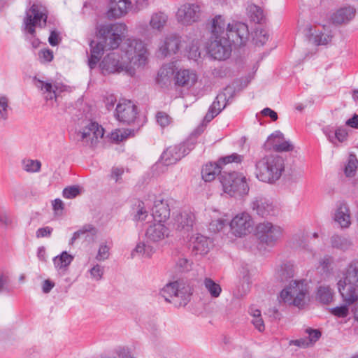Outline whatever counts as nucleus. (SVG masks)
Segmentation results:
<instances>
[{"instance_id": "obj_1", "label": "nucleus", "mask_w": 358, "mask_h": 358, "mask_svg": "<svg viewBox=\"0 0 358 358\" xmlns=\"http://www.w3.org/2000/svg\"><path fill=\"white\" fill-rule=\"evenodd\" d=\"M126 25L122 23L101 24L97 28L98 35L102 39L101 42L91 41V53L100 55L105 48L108 50L117 48L122 41V36L126 31Z\"/></svg>"}, {"instance_id": "obj_2", "label": "nucleus", "mask_w": 358, "mask_h": 358, "mask_svg": "<svg viewBox=\"0 0 358 358\" xmlns=\"http://www.w3.org/2000/svg\"><path fill=\"white\" fill-rule=\"evenodd\" d=\"M212 34L213 37L231 38L233 43L243 45L249 37L248 25L240 22H226L222 15H217L213 20Z\"/></svg>"}, {"instance_id": "obj_3", "label": "nucleus", "mask_w": 358, "mask_h": 358, "mask_svg": "<svg viewBox=\"0 0 358 358\" xmlns=\"http://www.w3.org/2000/svg\"><path fill=\"white\" fill-rule=\"evenodd\" d=\"M337 287L343 302L352 305L358 301V258L347 264Z\"/></svg>"}, {"instance_id": "obj_4", "label": "nucleus", "mask_w": 358, "mask_h": 358, "mask_svg": "<svg viewBox=\"0 0 358 358\" xmlns=\"http://www.w3.org/2000/svg\"><path fill=\"white\" fill-rule=\"evenodd\" d=\"M284 170V159L277 155H271L256 162L255 173L259 180L273 183L281 177Z\"/></svg>"}, {"instance_id": "obj_5", "label": "nucleus", "mask_w": 358, "mask_h": 358, "mask_svg": "<svg viewBox=\"0 0 358 358\" xmlns=\"http://www.w3.org/2000/svg\"><path fill=\"white\" fill-rule=\"evenodd\" d=\"M192 294L193 289L182 280L167 283L160 291L161 296L176 307L185 306Z\"/></svg>"}, {"instance_id": "obj_6", "label": "nucleus", "mask_w": 358, "mask_h": 358, "mask_svg": "<svg viewBox=\"0 0 358 358\" xmlns=\"http://www.w3.org/2000/svg\"><path fill=\"white\" fill-rule=\"evenodd\" d=\"M121 54L130 66H141L145 65L147 60V50L145 44L141 40L129 38L123 44Z\"/></svg>"}, {"instance_id": "obj_7", "label": "nucleus", "mask_w": 358, "mask_h": 358, "mask_svg": "<svg viewBox=\"0 0 358 358\" xmlns=\"http://www.w3.org/2000/svg\"><path fill=\"white\" fill-rule=\"evenodd\" d=\"M220 180L224 192L231 196H243L249 192L246 178L242 173L223 171Z\"/></svg>"}, {"instance_id": "obj_8", "label": "nucleus", "mask_w": 358, "mask_h": 358, "mask_svg": "<svg viewBox=\"0 0 358 358\" xmlns=\"http://www.w3.org/2000/svg\"><path fill=\"white\" fill-rule=\"evenodd\" d=\"M103 74H109L124 71L129 76L134 75V69L130 66L124 59L123 55L113 52L107 55L99 64Z\"/></svg>"}, {"instance_id": "obj_9", "label": "nucleus", "mask_w": 358, "mask_h": 358, "mask_svg": "<svg viewBox=\"0 0 358 358\" xmlns=\"http://www.w3.org/2000/svg\"><path fill=\"white\" fill-rule=\"evenodd\" d=\"M307 294V285L302 280H294L288 287L280 292V298L285 303H293L295 306L302 308L306 303Z\"/></svg>"}, {"instance_id": "obj_10", "label": "nucleus", "mask_w": 358, "mask_h": 358, "mask_svg": "<svg viewBox=\"0 0 358 358\" xmlns=\"http://www.w3.org/2000/svg\"><path fill=\"white\" fill-rule=\"evenodd\" d=\"M283 229L272 222L264 221L256 227V236L259 242L268 247H273L281 238Z\"/></svg>"}, {"instance_id": "obj_11", "label": "nucleus", "mask_w": 358, "mask_h": 358, "mask_svg": "<svg viewBox=\"0 0 358 358\" xmlns=\"http://www.w3.org/2000/svg\"><path fill=\"white\" fill-rule=\"evenodd\" d=\"M253 213L262 218H271L280 214V208L271 199L259 195L254 197L250 203Z\"/></svg>"}, {"instance_id": "obj_12", "label": "nucleus", "mask_w": 358, "mask_h": 358, "mask_svg": "<svg viewBox=\"0 0 358 358\" xmlns=\"http://www.w3.org/2000/svg\"><path fill=\"white\" fill-rule=\"evenodd\" d=\"M196 144L194 136H191L183 143L169 147L161 156L162 163L166 166L176 164L187 155Z\"/></svg>"}, {"instance_id": "obj_13", "label": "nucleus", "mask_w": 358, "mask_h": 358, "mask_svg": "<svg viewBox=\"0 0 358 358\" xmlns=\"http://www.w3.org/2000/svg\"><path fill=\"white\" fill-rule=\"evenodd\" d=\"M48 11L45 7L34 3L26 12V17L24 20L25 30L29 34L34 36L35 34V27H45L46 25Z\"/></svg>"}, {"instance_id": "obj_14", "label": "nucleus", "mask_w": 358, "mask_h": 358, "mask_svg": "<svg viewBox=\"0 0 358 358\" xmlns=\"http://www.w3.org/2000/svg\"><path fill=\"white\" fill-rule=\"evenodd\" d=\"M213 38L208 47V54L215 59H227L231 52V38L217 36Z\"/></svg>"}, {"instance_id": "obj_15", "label": "nucleus", "mask_w": 358, "mask_h": 358, "mask_svg": "<svg viewBox=\"0 0 358 358\" xmlns=\"http://www.w3.org/2000/svg\"><path fill=\"white\" fill-rule=\"evenodd\" d=\"M137 107L130 100L121 99L116 106L114 116L120 122L130 124L137 117Z\"/></svg>"}, {"instance_id": "obj_16", "label": "nucleus", "mask_w": 358, "mask_h": 358, "mask_svg": "<svg viewBox=\"0 0 358 358\" xmlns=\"http://www.w3.org/2000/svg\"><path fill=\"white\" fill-rule=\"evenodd\" d=\"M201 7L198 3H185L178 10L176 18L182 25L188 26L200 20Z\"/></svg>"}, {"instance_id": "obj_17", "label": "nucleus", "mask_w": 358, "mask_h": 358, "mask_svg": "<svg viewBox=\"0 0 358 358\" xmlns=\"http://www.w3.org/2000/svg\"><path fill=\"white\" fill-rule=\"evenodd\" d=\"M103 134L104 129L101 126H99L96 122H90L83 131H78L77 135L78 140L83 145L94 147L99 140L102 138Z\"/></svg>"}, {"instance_id": "obj_18", "label": "nucleus", "mask_w": 358, "mask_h": 358, "mask_svg": "<svg viewBox=\"0 0 358 358\" xmlns=\"http://www.w3.org/2000/svg\"><path fill=\"white\" fill-rule=\"evenodd\" d=\"M253 225V220L250 215L243 212L237 214L231 221L230 227L236 236L247 235L250 232Z\"/></svg>"}, {"instance_id": "obj_19", "label": "nucleus", "mask_w": 358, "mask_h": 358, "mask_svg": "<svg viewBox=\"0 0 358 358\" xmlns=\"http://www.w3.org/2000/svg\"><path fill=\"white\" fill-rule=\"evenodd\" d=\"M233 90L231 87H226L223 92L217 94L215 100L210 106L208 113L205 116V120L210 121L223 110L231 98Z\"/></svg>"}, {"instance_id": "obj_20", "label": "nucleus", "mask_w": 358, "mask_h": 358, "mask_svg": "<svg viewBox=\"0 0 358 358\" xmlns=\"http://www.w3.org/2000/svg\"><path fill=\"white\" fill-rule=\"evenodd\" d=\"M266 146L268 149L275 152H289L294 149L293 144L286 140L280 131H275L268 137Z\"/></svg>"}, {"instance_id": "obj_21", "label": "nucleus", "mask_w": 358, "mask_h": 358, "mask_svg": "<svg viewBox=\"0 0 358 358\" xmlns=\"http://www.w3.org/2000/svg\"><path fill=\"white\" fill-rule=\"evenodd\" d=\"M170 234L169 228L163 222H159L150 224L146 229L145 236L148 240L157 243L168 238Z\"/></svg>"}, {"instance_id": "obj_22", "label": "nucleus", "mask_w": 358, "mask_h": 358, "mask_svg": "<svg viewBox=\"0 0 358 358\" xmlns=\"http://www.w3.org/2000/svg\"><path fill=\"white\" fill-rule=\"evenodd\" d=\"M181 38L179 36L171 34L167 35L162 42L159 52L164 57L176 54L180 49Z\"/></svg>"}, {"instance_id": "obj_23", "label": "nucleus", "mask_w": 358, "mask_h": 358, "mask_svg": "<svg viewBox=\"0 0 358 358\" xmlns=\"http://www.w3.org/2000/svg\"><path fill=\"white\" fill-rule=\"evenodd\" d=\"M130 0H109L108 17L109 18H120L125 15L131 8Z\"/></svg>"}, {"instance_id": "obj_24", "label": "nucleus", "mask_w": 358, "mask_h": 358, "mask_svg": "<svg viewBox=\"0 0 358 358\" xmlns=\"http://www.w3.org/2000/svg\"><path fill=\"white\" fill-rule=\"evenodd\" d=\"M152 216L155 220L164 222L170 217V208L166 199L157 198L154 201Z\"/></svg>"}, {"instance_id": "obj_25", "label": "nucleus", "mask_w": 358, "mask_h": 358, "mask_svg": "<svg viewBox=\"0 0 358 358\" xmlns=\"http://www.w3.org/2000/svg\"><path fill=\"white\" fill-rule=\"evenodd\" d=\"M356 9L352 6H345L338 9L331 17L334 24H343L350 22L355 16Z\"/></svg>"}, {"instance_id": "obj_26", "label": "nucleus", "mask_w": 358, "mask_h": 358, "mask_svg": "<svg viewBox=\"0 0 358 358\" xmlns=\"http://www.w3.org/2000/svg\"><path fill=\"white\" fill-rule=\"evenodd\" d=\"M176 84L178 86L189 88L197 80V75L194 71L180 69L175 76Z\"/></svg>"}, {"instance_id": "obj_27", "label": "nucleus", "mask_w": 358, "mask_h": 358, "mask_svg": "<svg viewBox=\"0 0 358 358\" xmlns=\"http://www.w3.org/2000/svg\"><path fill=\"white\" fill-rule=\"evenodd\" d=\"M192 252L195 255H206L210 250V241L201 234L194 236L191 239Z\"/></svg>"}, {"instance_id": "obj_28", "label": "nucleus", "mask_w": 358, "mask_h": 358, "mask_svg": "<svg viewBox=\"0 0 358 358\" xmlns=\"http://www.w3.org/2000/svg\"><path fill=\"white\" fill-rule=\"evenodd\" d=\"M306 34L309 38V40L316 45H324L330 43L332 40L333 35L331 34H319L313 31V27L308 25L305 29Z\"/></svg>"}, {"instance_id": "obj_29", "label": "nucleus", "mask_w": 358, "mask_h": 358, "mask_svg": "<svg viewBox=\"0 0 358 358\" xmlns=\"http://www.w3.org/2000/svg\"><path fill=\"white\" fill-rule=\"evenodd\" d=\"M174 66L171 64L164 65L158 71L156 81L162 87H167L171 83L174 74Z\"/></svg>"}, {"instance_id": "obj_30", "label": "nucleus", "mask_w": 358, "mask_h": 358, "mask_svg": "<svg viewBox=\"0 0 358 358\" xmlns=\"http://www.w3.org/2000/svg\"><path fill=\"white\" fill-rule=\"evenodd\" d=\"M194 215L189 212H182L176 218L177 229L178 230H184L189 231L194 222Z\"/></svg>"}, {"instance_id": "obj_31", "label": "nucleus", "mask_w": 358, "mask_h": 358, "mask_svg": "<svg viewBox=\"0 0 358 358\" xmlns=\"http://www.w3.org/2000/svg\"><path fill=\"white\" fill-rule=\"evenodd\" d=\"M335 221L342 228H348L351 224L350 209L345 204H341L336 211Z\"/></svg>"}, {"instance_id": "obj_32", "label": "nucleus", "mask_w": 358, "mask_h": 358, "mask_svg": "<svg viewBox=\"0 0 358 358\" xmlns=\"http://www.w3.org/2000/svg\"><path fill=\"white\" fill-rule=\"evenodd\" d=\"M221 169L222 166L219 162L208 164L202 169V178L206 182H210L213 180L218 174L221 175V173H222Z\"/></svg>"}, {"instance_id": "obj_33", "label": "nucleus", "mask_w": 358, "mask_h": 358, "mask_svg": "<svg viewBox=\"0 0 358 358\" xmlns=\"http://www.w3.org/2000/svg\"><path fill=\"white\" fill-rule=\"evenodd\" d=\"M168 21V15L163 12L153 13L150 20V26L152 29L162 31L165 27Z\"/></svg>"}, {"instance_id": "obj_34", "label": "nucleus", "mask_w": 358, "mask_h": 358, "mask_svg": "<svg viewBox=\"0 0 358 358\" xmlns=\"http://www.w3.org/2000/svg\"><path fill=\"white\" fill-rule=\"evenodd\" d=\"M294 274V264L287 262L281 264L276 271V278L281 282L287 281L293 278Z\"/></svg>"}, {"instance_id": "obj_35", "label": "nucleus", "mask_w": 358, "mask_h": 358, "mask_svg": "<svg viewBox=\"0 0 358 358\" xmlns=\"http://www.w3.org/2000/svg\"><path fill=\"white\" fill-rule=\"evenodd\" d=\"M155 252V249L152 245L144 242H139L131 251V258H135L136 257L150 258Z\"/></svg>"}, {"instance_id": "obj_36", "label": "nucleus", "mask_w": 358, "mask_h": 358, "mask_svg": "<svg viewBox=\"0 0 358 358\" xmlns=\"http://www.w3.org/2000/svg\"><path fill=\"white\" fill-rule=\"evenodd\" d=\"M332 248L345 252L351 249L353 245L352 241L345 236L335 234L331 237Z\"/></svg>"}, {"instance_id": "obj_37", "label": "nucleus", "mask_w": 358, "mask_h": 358, "mask_svg": "<svg viewBox=\"0 0 358 358\" xmlns=\"http://www.w3.org/2000/svg\"><path fill=\"white\" fill-rule=\"evenodd\" d=\"M203 285L212 298H218L220 296L222 287L212 278H205L203 280Z\"/></svg>"}, {"instance_id": "obj_38", "label": "nucleus", "mask_w": 358, "mask_h": 358, "mask_svg": "<svg viewBox=\"0 0 358 358\" xmlns=\"http://www.w3.org/2000/svg\"><path fill=\"white\" fill-rule=\"evenodd\" d=\"M317 299L324 304L329 303L334 297V292L329 286H320L317 289Z\"/></svg>"}, {"instance_id": "obj_39", "label": "nucleus", "mask_w": 358, "mask_h": 358, "mask_svg": "<svg viewBox=\"0 0 358 358\" xmlns=\"http://www.w3.org/2000/svg\"><path fill=\"white\" fill-rule=\"evenodd\" d=\"M247 13L249 18L255 23H260L264 18L263 10L254 3L248 6Z\"/></svg>"}, {"instance_id": "obj_40", "label": "nucleus", "mask_w": 358, "mask_h": 358, "mask_svg": "<svg viewBox=\"0 0 358 358\" xmlns=\"http://www.w3.org/2000/svg\"><path fill=\"white\" fill-rule=\"evenodd\" d=\"M73 260V256L64 251L60 255L55 257L53 262L57 268L61 269L69 266Z\"/></svg>"}, {"instance_id": "obj_41", "label": "nucleus", "mask_w": 358, "mask_h": 358, "mask_svg": "<svg viewBox=\"0 0 358 358\" xmlns=\"http://www.w3.org/2000/svg\"><path fill=\"white\" fill-rule=\"evenodd\" d=\"M38 84L37 87L41 88V90L45 94V99L46 100H52L53 99H56V92L55 90V87L50 83H45L42 80H38Z\"/></svg>"}, {"instance_id": "obj_42", "label": "nucleus", "mask_w": 358, "mask_h": 358, "mask_svg": "<svg viewBox=\"0 0 358 358\" xmlns=\"http://www.w3.org/2000/svg\"><path fill=\"white\" fill-rule=\"evenodd\" d=\"M22 169L29 173H36L41 170V163L37 159H24L22 161Z\"/></svg>"}, {"instance_id": "obj_43", "label": "nucleus", "mask_w": 358, "mask_h": 358, "mask_svg": "<svg viewBox=\"0 0 358 358\" xmlns=\"http://www.w3.org/2000/svg\"><path fill=\"white\" fill-rule=\"evenodd\" d=\"M187 51L188 52V57L190 59L194 61L197 60L201 56V52L199 48V41L197 39H193L189 42V45L187 47Z\"/></svg>"}, {"instance_id": "obj_44", "label": "nucleus", "mask_w": 358, "mask_h": 358, "mask_svg": "<svg viewBox=\"0 0 358 358\" xmlns=\"http://www.w3.org/2000/svg\"><path fill=\"white\" fill-rule=\"evenodd\" d=\"M334 264V257L331 255H324L319 260L317 269L322 273H328L332 269Z\"/></svg>"}, {"instance_id": "obj_45", "label": "nucleus", "mask_w": 358, "mask_h": 358, "mask_svg": "<svg viewBox=\"0 0 358 358\" xmlns=\"http://www.w3.org/2000/svg\"><path fill=\"white\" fill-rule=\"evenodd\" d=\"M358 166V160L355 155H350L348 164L345 168V173L348 177H352L355 175Z\"/></svg>"}, {"instance_id": "obj_46", "label": "nucleus", "mask_w": 358, "mask_h": 358, "mask_svg": "<svg viewBox=\"0 0 358 358\" xmlns=\"http://www.w3.org/2000/svg\"><path fill=\"white\" fill-rule=\"evenodd\" d=\"M250 314L252 317V323L255 327L258 329L259 331L262 332L264 330L265 326L264 321L262 318L261 312L258 309H251Z\"/></svg>"}, {"instance_id": "obj_47", "label": "nucleus", "mask_w": 358, "mask_h": 358, "mask_svg": "<svg viewBox=\"0 0 358 358\" xmlns=\"http://www.w3.org/2000/svg\"><path fill=\"white\" fill-rule=\"evenodd\" d=\"M87 233H90L92 235H95L96 234V229L92 225H85L81 229L76 231L73 234V236L69 241V244L73 245L77 239L80 238L82 236Z\"/></svg>"}, {"instance_id": "obj_48", "label": "nucleus", "mask_w": 358, "mask_h": 358, "mask_svg": "<svg viewBox=\"0 0 358 358\" xmlns=\"http://www.w3.org/2000/svg\"><path fill=\"white\" fill-rule=\"evenodd\" d=\"M269 35L267 31L260 29H256L253 37V41L255 45L259 46L264 45L268 40Z\"/></svg>"}, {"instance_id": "obj_49", "label": "nucleus", "mask_w": 358, "mask_h": 358, "mask_svg": "<svg viewBox=\"0 0 358 358\" xmlns=\"http://www.w3.org/2000/svg\"><path fill=\"white\" fill-rule=\"evenodd\" d=\"M243 160V156L237 153H232L231 155L221 157L218 162L220 165H226L230 163L241 164Z\"/></svg>"}, {"instance_id": "obj_50", "label": "nucleus", "mask_w": 358, "mask_h": 358, "mask_svg": "<svg viewBox=\"0 0 358 358\" xmlns=\"http://www.w3.org/2000/svg\"><path fill=\"white\" fill-rule=\"evenodd\" d=\"M38 57L41 64L49 63L54 59L53 51L48 48L41 49L38 52Z\"/></svg>"}, {"instance_id": "obj_51", "label": "nucleus", "mask_w": 358, "mask_h": 358, "mask_svg": "<svg viewBox=\"0 0 358 358\" xmlns=\"http://www.w3.org/2000/svg\"><path fill=\"white\" fill-rule=\"evenodd\" d=\"M110 247L106 243H101L99 245L96 259L99 262H103L108 259Z\"/></svg>"}, {"instance_id": "obj_52", "label": "nucleus", "mask_w": 358, "mask_h": 358, "mask_svg": "<svg viewBox=\"0 0 358 358\" xmlns=\"http://www.w3.org/2000/svg\"><path fill=\"white\" fill-rule=\"evenodd\" d=\"M10 282V278L7 275L0 273V294H8L12 291Z\"/></svg>"}, {"instance_id": "obj_53", "label": "nucleus", "mask_w": 358, "mask_h": 358, "mask_svg": "<svg viewBox=\"0 0 358 358\" xmlns=\"http://www.w3.org/2000/svg\"><path fill=\"white\" fill-rule=\"evenodd\" d=\"M89 273L92 279L99 281L102 279L104 273L103 266L96 264H94L90 270Z\"/></svg>"}, {"instance_id": "obj_54", "label": "nucleus", "mask_w": 358, "mask_h": 358, "mask_svg": "<svg viewBox=\"0 0 358 358\" xmlns=\"http://www.w3.org/2000/svg\"><path fill=\"white\" fill-rule=\"evenodd\" d=\"M345 305L337 306L331 309L330 312L336 317L345 318L349 315L348 304L345 302Z\"/></svg>"}, {"instance_id": "obj_55", "label": "nucleus", "mask_w": 358, "mask_h": 358, "mask_svg": "<svg viewBox=\"0 0 358 358\" xmlns=\"http://www.w3.org/2000/svg\"><path fill=\"white\" fill-rule=\"evenodd\" d=\"M8 99L5 96H0V118L7 120L8 117Z\"/></svg>"}, {"instance_id": "obj_56", "label": "nucleus", "mask_w": 358, "mask_h": 358, "mask_svg": "<svg viewBox=\"0 0 358 358\" xmlns=\"http://www.w3.org/2000/svg\"><path fill=\"white\" fill-rule=\"evenodd\" d=\"M192 262L186 258L184 255H181L176 260V266L180 271H189L191 268Z\"/></svg>"}, {"instance_id": "obj_57", "label": "nucleus", "mask_w": 358, "mask_h": 358, "mask_svg": "<svg viewBox=\"0 0 358 358\" xmlns=\"http://www.w3.org/2000/svg\"><path fill=\"white\" fill-rule=\"evenodd\" d=\"M80 189L78 186H69L64 189L63 196L66 199H73L79 195Z\"/></svg>"}, {"instance_id": "obj_58", "label": "nucleus", "mask_w": 358, "mask_h": 358, "mask_svg": "<svg viewBox=\"0 0 358 358\" xmlns=\"http://www.w3.org/2000/svg\"><path fill=\"white\" fill-rule=\"evenodd\" d=\"M306 332L308 334V341L309 345L314 344L321 336V332L318 329H306Z\"/></svg>"}, {"instance_id": "obj_59", "label": "nucleus", "mask_w": 358, "mask_h": 358, "mask_svg": "<svg viewBox=\"0 0 358 358\" xmlns=\"http://www.w3.org/2000/svg\"><path fill=\"white\" fill-rule=\"evenodd\" d=\"M335 141L340 143L345 141L348 138V131L343 127H339L334 131Z\"/></svg>"}, {"instance_id": "obj_60", "label": "nucleus", "mask_w": 358, "mask_h": 358, "mask_svg": "<svg viewBox=\"0 0 358 358\" xmlns=\"http://www.w3.org/2000/svg\"><path fill=\"white\" fill-rule=\"evenodd\" d=\"M157 123L162 127H166L170 123V117L164 112H158L156 115Z\"/></svg>"}, {"instance_id": "obj_61", "label": "nucleus", "mask_w": 358, "mask_h": 358, "mask_svg": "<svg viewBox=\"0 0 358 358\" xmlns=\"http://www.w3.org/2000/svg\"><path fill=\"white\" fill-rule=\"evenodd\" d=\"M61 40L60 34L57 31L53 30L50 32L48 38V42L52 46L58 45Z\"/></svg>"}, {"instance_id": "obj_62", "label": "nucleus", "mask_w": 358, "mask_h": 358, "mask_svg": "<svg viewBox=\"0 0 358 358\" xmlns=\"http://www.w3.org/2000/svg\"><path fill=\"white\" fill-rule=\"evenodd\" d=\"M123 173L124 169L122 168L113 167L111 170L110 178L115 180V182H119L121 180Z\"/></svg>"}, {"instance_id": "obj_63", "label": "nucleus", "mask_w": 358, "mask_h": 358, "mask_svg": "<svg viewBox=\"0 0 358 358\" xmlns=\"http://www.w3.org/2000/svg\"><path fill=\"white\" fill-rule=\"evenodd\" d=\"M225 225V221L223 220H213L210 224V229L213 231H219L222 229Z\"/></svg>"}, {"instance_id": "obj_64", "label": "nucleus", "mask_w": 358, "mask_h": 358, "mask_svg": "<svg viewBox=\"0 0 358 358\" xmlns=\"http://www.w3.org/2000/svg\"><path fill=\"white\" fill-rule=\"evenodd\" d=\"M116 354L121 358H134L127 348L120 347L116 350Z\"/></svg>"}]
</instances>
